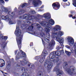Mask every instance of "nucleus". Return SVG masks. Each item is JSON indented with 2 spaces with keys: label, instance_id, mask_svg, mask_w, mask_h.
<instances>
[{
  "label": "nucleus",
  "instance_id": "obj_1",
  "mask_svg": "<svg viewBox=\"0 0 76 76\" xmlns=\"http://www.w3.org/2000/svg\"><path fill=\"white\" fill-rule=\"evenodd\" d=\"M63 53H64V51L63 50L51 53L49 55L50 59H47L45 63V67H47L48 69H50L53 66V63L51 61H53V58L56 57V56H59L61 54H63Z\"/></svg>",
  "mask_w": 76,
  "mask_h": 76
},
{
  "label": "nucleus",
  "instance_id": "obj_2",
  "mask_svg": "<svg viewBox=\"0 0 76 76\" xmlns=\"http://www.w3.org/2000/svg\"><path fill=\"white\" fill-rule=\"evenodd\" d=\"M15 34L16 37V39L18 47L19 50H20L21 49L22 39V38H23V35L21 33V31L19 28V26H16V30Z\"/></svg>",
  "mask_w": 76,
  "mask_h": 76
},
{
  "label": "nucleus",
  "instance_id": "obj_3",
  "mask_svg": "<svg viewBox=\"0 0 76 76\" xmlns=\"http://www.w3.org/2000/svg\"><path fill=\"white\" fill-rule=\"evenodd\" d=\"M64 33L62 31H59L58 33L57 32H54L53 31L52 33V38H55L56 37V40L57 41H58L59 44H60L61 48H63V43L64 42V38L63 37H60L58 36V35L60 36H62L63 35Z\"/></svg>",
  "mask_w": 76,
  "mask_h": 76
},
{
  "label": "nucleus",
  "instance_id": "obj_4",
  "mask_svg": "<svg viewBox=\"0 0 76 76\" xmlns=\"http://www.w3.org/2000/svg\"><path fill=\"white\" fill-rule=\"evenodd\" d=\"M46 23L45 24V23L42 22L40 23V24L42 26H45L46 27L45 28V30L46 31L47 33H48L49 32L50 30V29H51V26H48L49 24L51 25H53L54 24V21L52 19H50L49 21V23H48L47 22H46Z\"/></svg>",
  "mask_w": 76,
  "mask_h": 76
},
{
  "label": "nucleus",
  "instance_id": "obj_5",
  "mask_svg": "<svg viewBox=\"0 0 76 76\" xmlns=\"http://www.w3.org/2000/svg\"><path fill=\"white\" fill-rule=\"evenodd\" d=\"M48 54V53L46 50H43L41 55V57H43V58H42L40 59V63H43V61H44V60H45V56H46V55H47Z\"/></svg>",
  "mask_w": 76,
  "mask_h": 76
},
{
  "label": "nucleus",
  "instance_id": "obj_6",
  "mask_svg": "<svg viewBox=\"0 0 76 76\" xmlns=\"http://www.w3.org/2000/svg\"><path fill=\"white\" fill-rule=\"evenodd\" d=\"M20 50V53H21L22 55L20 56V54H19V53H18L17 56H16V60L19 59L20 57H21V58H23V57L26 58V54H25L24 52L22 51V50Z\"/></svg>",
  "mask_w": 76,
  "mask_h": 76
},
{
  "label": "nucleus",
  "instance_id": "obj_7",
  "mask_svg": "<svg viewBox=\"0 0 76 76\" xmlns=\"http://www.w3.org/2000/svg\"><path fill=\"white\" fill-rule=\"evenodd\" d=\"M68 42L70 46H73L74 44V39L72 37H69L67 38Z\"/></svg>",
  "mask_w": 76,
  "mask_h": 76
},
{
  "label": "nucleus",
  "instance_id": "obj_8",
  "mask_svg": "<svg viewBox=\"0 0 76 76\" xmlns=\"http://www.w3.org/2000/svg\"><path fill=\"white\" fill-rule=\"evenodd\" d=\"M66 70L70 75H75L76 73V72L73 71L75 70L74 68H72L71 70H70V69H66Z\"/></svg>",
  "mask_w": 76,
  "mask_h": 76
},
{
  "label": "nucleus",
  "instance_id": "obj_9",
  "mask_svg": "<svg viewBox=\"0 0 76 76\" xmlns=\"http://www.w3.org/2000/svg\"><path fill=\"white\" fill-rule=\"evenodd\" d=\"M40 35H41L42 37L44 38V39L45 41L47 42H49V41L50 40L48 38H50V37H47V36L45 35V34H43L42 33H41Z\"/></svg>",
  "mask_w": 76,
  "mask_h": 76
},
{
  "label": "nucleus",
  "instance_id": "obj_10",
  "mask_svg": "<svg viewBox=\"0 0 76 76\" xmlns=\"http://www.w3.org/2000/svg\"><path fill=\"white\" fill-rule=\"evenodd\" d=\"M41 1L39 0H37V1H33L32 2V4L35 6H37L39 5V4H41Z\"/></svg>",
  "mask_w": 76,
  "mask_h": 76
},
{
  "label": "nucleus",
  "instance_id": "obj_11",
  "mask_svg": "<svg viewBox=\"0 0 76 76\" xmlns=\"http://www.w3.org/2000/svg\"><path fill=\"white\" fill-rule=\"evenodd\" d=\"M43 17L46 19H50L51 15L50 13H46L43 15Z\"/></svg>",
  "mask_w": 76,
  "mask_h": 76
},
{
  "label": "nucleus",
  "instance_id": "obj_12",
  "mask_svg": "<svg viewBox=\"0 0 76 76\" xmlns=\"http://www.w3.org/2000/svg\"><path fill=\"white\" fill-rule=\"evenodd\" d=\"M31 16H29L28 14H24L23 15V16L22 17V18H23L24 19H27L28 20L31 19Z\"/></svg>",
  "mask_w": 76,
  "mask_h": 76
},
{
  "label": "nucleus",
  "instance_id": "obj_13",
  "mask_svg": "<svg viewBox=\"0 0 76 76\" xmlns=\"http://www.w3.org/2000/svg\"><path fill=\"white\" fill-rule=\"evenodd\" d=\"M17 67L18 69H22L21 70L22 71H23V72H26L27 71H28V68H21L20 66H17Z\"/></svg>",
  "mask_w": 76,
  "mask_h": 76
},
{
  "label": "nucleus",
  "instance_id": "obj_14",
  "mask_svg": "<svg viewBox=\"0 0 76 76\" xmlns=\"http://www.w3.org/2000/svg\"><path fill=\"white\" fill-rule=\"evenodd\" d=\"M6 44H7L6 42L4 41L2 42L1 44V48L3 50H4V48H5V47H6Z\"/></svg>",
  "mask_w": 76,
  "mask_h": 76
},
{
  "label": "nucleus",
  "instance_id": "obj_15",
  "mask_svg": "<svg viewBox=\"0 0 76 76\" xmlns=\"http://www.w3.org/2000/svg\"><path fill=\"white\" fill-rule=\"evenodd\" d=\"M60 29H61V27L58 25H57L55 26V27L53 28V30L54 31H57L58 30H60Z\"/></svg>",
  "mask_w": 76,
  "mask_h": 76
},
{
  "label": "nucleus",
  "instance_id": "obj_16",
  "mask_svg": "<svg viewBox=\"0 0 76 76\" xmlns=\"http://www.w3.org/2000/svg\"><path fill=\"white\" fill-rule=\"evenodd\" d=\"M4 66V61L3 59H0V66L2 67Z\"/></svg>",
  "mask_w": 76,
  "mask_h": 76
},
{
  "label": "nucleus",
  "instance_id": "obj_17",
  "mask_svg": "<svg viewBox=\"0 0 76 76\" xmlns=\"http://www.w3.org/2000/svg\"><path fill=\"white\" fill-rule=\"evenodd\" d=\"M52 6L54 9V7H56L58 8L60 7V4L58 2H56V3H54L52 4Z\"/></svg>",
  "mask_w": 76,
  "mask_h": 76
},
{
  "label": "nucleus",
  "instance_id": "obj_18",
  "mask_svg": "<svg viewBox=\"0 0 76 76\" xmlns=\"http://www.w3.org/2000/svg\"><path fill=\"white\" fill-rule=\"evenodd\" d=\"M30 19H27V23H31V21L32 20V19H35V17H34V16H30Z\"/></svg>",
  "mask_w": 76,
  "mask_h": 76
},
{
  "label": "nucleus",
  "instance_id": "obj_19",
  "mask_svg": "<svg viewBox=\"0 0 76 76\" xmlns=\"http://www.w3.org/2000/svg\"><path fill=\"white\" fill-rule=\"evenodd\" d=\"M36 25L37 26H38L37 27V29L38 30H39L40 31H42L43 30V29H42V28L41 27V26H40V25L39 24H36Z\"/></svg>",
  "mask_w": 76,
  "mask_h": 76
},
{
  "label": "nucleus",
  "instance_id": "obj_20",
  "mask_svg": "<svg viewBox=\"0 0 76 76\" xmlns=\"http://www.w3.org/2000/svg\"><path fill=\"white\" fill-rule=\"evenodd\" d=\"M56 43L54 40H52L51 41L50 44H49L50 47H52V46H54L55 45Z\"/></svg>",
  "mask_w": 76,
  "mask_h": 76
},
{
  "label": "nucleus",
  "instance_id": "obj_21",
  "mask_svg": "<svg viewBox=\"0 0 76 76\" xmlns=\"http://www.w3.org/2000/svg\"><path fill=\"white\" fill-rule=\"evenodd\" d=\"M1 9H2V10L4 11V12H5V13H7V12H9V10H8V9L6 8H5L3 7H1Z\"/></svg>",
  "mask_w": 76,
  "mask_h": 76
},
{
  "label": "nucleus",
  "instance_id": "obj_22",
  "mask_svg": "<svg viewBox=\"0 0 76 76\" xmlns=\"http://www.w3.org/2000/svg\"><path fill=\"white\" fill-rule=\"evenodd\" d=\"M2 19H7V20H10V18H9V17L8 15L6 16L4 15L2 16Z\"/></svg>",
  "mask_w": 76,
  "mask_h": 76
},
{
  "label": "nucleus",
  "instance_id": "obj_23",
  "mask_svg": "<svg viewBox=\"0 0 76 76\" xmlns=\"http://www.w3.org/2000/svg\"><path fill=\"white\" fill-rule=\"evenodd\" d=\"M63 74V72L62 71H61L59 69H58L56 71V75H62Z\"/></svg>",
  "mask_w": 76,
  "mask_h": 76
},
{
  "label": "nucleus",
  "instance_id": "obj_24",
  "mask_svg": "<svg viewBox=\"0 0 76 76\" xmlns=\"http://www.w3.org/2000/svg\"><path fill=\"white\" fill-rule=\"evenodd\" d=\"M28 63V62H26V60H24L23 61H22L20 62V63H19V64H22V65H23V66H24V64H27Z\"/></svg>",
  "mask_w": 76,
  "mask_h": 76
},
{
  "label": "nucleus",
  "instance_id": "obj_25",
  "mask_svg": "<svg viewBox=\"0 0 76 76\" xmlns=\"http://www.w3.org/2000/svg\"><path fill=\"white\" fill-rule=\"evenodd\" d=\"M54 63H56L57 65H58L60 64V61H59V59L58 58H57V60H54L53 61Z\"/></svg>",
  "mask_w": 76,
  "mask_h": 76
},
{
  "label": "nucleus",
  "instance_id": "obj_26",
  "mask_svg": "<svg viewBox=\"0 0 76 76\" xmlns=\"http://www.w3.org/2000/svg\"><path fill=\"white\" fill-rule=\"evenodd\" d=\"M7 69H9L10 68V62H7Z\"/></svg>",
  "mask_w": 76,
  "mask_h": 76
},
{
  "label": "nucleus",
  "instance_id": "obj_27",
  "mask_svg": "<svg viewBox=\"0 0 76 76\" xmlns=\"http://www.w3.org/2000/svg\"><path fill=\"white\" fill-rule=\"evenodd\" d=\"M65 53H66V55H68V56H71V52H69L68 51L65 50Z\"/></svg>",
  "mask_w": 76,
  "mask_h": 76
},
{
  "label": "nucleus",
  "instance_id": "obj_28",
  "mask_svg": "<svg viewBox=\"0 0 76 76\" xmlns=\"http://www.w3.org/2000/svg\"><path fill=\"white\" fill-rule=\"evenodd\" d=\"M33 28L34 27L33 26V24H32L31 26L28 27V29L29 31H31V30H32Z\"/></svg>",
  "mask_w": 76,
  "mask_h": 76
},
{
  "label": "nucleus",
  "instance_id": "obj_29",
  "mask_svg": "<svg viewBox=\"0 0 76 76\" xmlns=\"http://www.w3.org/2000/svg\"><path fill=\"white\" fill-rule=\"evenodd\" d=\"M22 76H29V75L27 72H24Z\"/></svg>",
  "mask_w": 76,
  "mask_h": 76
},
{
  "label": "nucleus",
  "instance_id": "obj_30",
  "mask_svg": "<svg viewBox=\"0 0 76 76\" xmlns=\"http://www.w3.org/2000/svg\"><path fill=\"white\" fill-rule=\"evenodd\" d=\"M73 3L72 4L75 7H76V0H72Z\"/></svg>",
  "mask_w": 76,
  "mask_h": 76
},
{
  "label": "nucleus",
  "instance_id": "obj_31",
  "mask_svg": "<svg viewBox=\"0 0 76 76\" xmlns=\"http://www.w3.org/2000/svg\"><path fill=\"white\" fill-rule=\"evenodd\" d=\"M1 38L2 39H5V41L7 40V36H1Z\"/></svg>",
  "mask_w": 76,
  "mask_h": 76
},
{
  "label": "nucleus",
  "instance_id": "obj_32",
  "mask_svg": "<svg viewBox=\"0 0 76 76\" xmlns=\"http://www.w3.org/2000/svg\"><path fill=\"white\" fill-rule=\"evenodd\" d=\"M41 57V55L40 56H36L34 58V59H35V60H38V59L40 58Z\"/></svg>",
  "mask_w": 76,
  "mask_h": 76
},
{
  "label": "nucleus",
  "instance_id": "obj_33",
  "mask_svg": "<svg viewBox=\"0 0 76 76\" xmlns=\"http://www.w3.org/2000/svg\"><path fill=\"white\" fill-rule=\"evenodd\" d=\"M25 12V11L24 10L22 9L20 11H19V13L20 14H21V13H23Z\"/></svg>",
  "mask_w": 76,
  "mask_h": 76
},
{
  "label": "nucleus",
  "instance_id": "obj_34",
  "mask_svg": "<svg viewBox=\"0 0 76 76\" xmlns=\"http://www.w3.org/2000/svg\"><path fill=\"white\" fill-rule=\"evenodd\" d=\"M31 68L32 69H34V65L33 64H29L28 65V66L29 67L31 66Z\"/></svg>",
  "mask_w": 76,
  "mask_h": 76
},
{
  "label": "nucleus",
  "instance_id": "obj_35",
  "mask_svg": "<svg viewBox=\"0 0 76 76\" xmlns=\"http://www.w3.org/2000/svg\"><path fill=\"white\" fill-rule=\"evenodd\" d=\"M27 5H28L27 4L25 3L22 5V7H25V6H26Z\"/></svg>",
  "mask_w": 76,
  "mask_h": 76
},
{
  "label": "nucleus",
  "instance_id": "obj_36",
  "mask_svg": "<svg viewBox=\"0 0 76 76\" xmlns=\"http://www.w3.org/2000/svg\"><path fill=\"white\" fill-rule=\"evenodd\" d=\"M10 20L9 23L10 24V25H12V24H13V22L12 21L10 20Z\"/></svg>",
  "mask_w": 76,
  "mask_h": 76
},
{
  "label": "nucleus",
  "instance_id": "obj_37",
  "mask_svg": "<svg viewBox=\"0 0 76 76\" xmlns=\"http://www.w3.org/2000/svg\"><path fill=\"white\" fill-rule=\"evenodd\" d=\"M30 13H31V14H34L35 13V11L34 10H33V11H30Z\"/></svg>",
  "mask_w": 76,
  "mask_h": 76
},
{
  "label": "nucleus",
  "instance_id": "obj_38",
  "mask_svg": "<svg viewBox=\"0 0 76 76\" xmlns=\"http://www.w3.org/2000/svg\"><path fill=\"white\" fill-rule=\"evenodd\" d=\"M65 47L67 48H68V49H70V46L68 45H66Z\"/></svg>",
  "mask_w": 76,
  "mask_h": 76
},
{
  "label": "nucleus",
  "instance_id": "obj_39",
  "mask_svg": "<svg viewBox=\"0 0 76 76\" xmlns=\"http://www.w3.org/2000/svg\"><path fill=\"white\" fill-rule=\"evenodd\" d=\"M0 3H4V1L3 0H0Z\"/></svg>",
  "mask_w": 76,
  "mask_h": 76
},
{
  "label": "nucleus",
  "instance_id": "obj_40",
  "mask_svg": "<svg viewBox=\"0 0 76 76\" xmlns=\"http://www.w3.org/2000/svg\"><path fill=\"white\" fill-rule=\"evenodd\" d=\"M56 49L58 50H60V47L59 46H58L57 47Z\"/></svg>",
  "mask_w": 76,
  "mask_h": 76
},
{
  "label": "nucleus",
  "instance_id": "obj_41",
  "mask_svg": "<svg viewBox=\"0 0 76 76\" xmlns=\"http://www.w3.org/2000/svg\"><path fill=\"white\" fill-rule=\"evenodd\" d=\"M25 24L24 25H23L21 26V28L22 29H23V27H25Z\"/></svg>",
  "mask_w": 76,
  "mask_h": 76
},
{
  "label": "nucleus",
  "instance_id": "obj_42",
  "mask_svg": "<svg viewBox=\"0 0 76 76\" xmlns=\"http://www.w3.org/2000/svg\"><path fill=\"white\" fill-rule=\"evenodd\" d=\"M32 0H28V3H31V1H32Z\"/></svg>",
  "mask_w": 76,
  "mask_h": 76
},
{
  "label": "nucleus",
  "instance_id": "obj_43",
  "mask_svg": "<svg viewBox=\"0 0 76 76\" xmlns=\"http://www.w3.org/2000/svg\"><path fill=\"white\" fill-rule=\"evenodd\" d=\"M39 76H42V73L41 72L39 74Z\"/></svg>",
  "mask_w": 76,
  "mask_h": 76
},
{
  "label": "nucleus",
  "instance_id": "obj_44",
  "mask_svg": "<svg viewBox=\"0 0 76 76\" xmlns=\"http://www.w3.org/2000/svg\"><path fill=\"white\" fill-rule=\"evenodd\" d=\"M71 53L73 52V50L72 48L71 49Z\"/></svg>",
  "mask_w": 76,
  "mask_h": 76
},
{
  "label": "nucleus",
  "instance_id": "obj_45",
  "mask_svg": "<svg viewBox=\"0 0 76 76\" xmlns=\"http://www.w3.org/2000/svg\"><path fill=\"white\" fill-rule=\"evenodd\" d=\"M68 0H62V1H63L64 2H66V1H67Z\"/></svg>",
  "mask_w": 76,
  "mask_h": 76
},
{
  "label": "nucleus",
  "instance_id": "obj_46",
  "mask_svg": "<svg viewBox=\"0 0 76 76\" xmlns=\"http://www.w3.org/2000/svg\"><path fill=\"white\" fill-rule=\"evenodd\" d=\"M17 23H20V21H17Z\"/></svg>",
  "mask_w": 76,
  "mask_h": 76
},
{
  "label": "nucleus",
  "instance_id": "obj_47",
  "mask_svg": "<svg viewBox=\"0 0 76 76\" xmlns=\"http://www.w3.org/2000/svg\"><path fill=\"white\" fill-rule=\"evenodd\" d=\"M12 16H14V14H13V13H12L11 14Z\"/></svg>",
  "mask_w": 76,
  "mask_h": 76
},
{
  "label": "nucleus",
  "instance_id": "obj_48",
  "mask_svg": "<svg viewBox=\"0 0 76 76\" xmlns=\"http://www.w3.org/2000/svg\"><path fill=\"white\" fill-rule=\"evenodd\" d=\"M74 47H76V43H75L74 45Z\"/></svg>",
  "mask_w": 76,
  "mask_h": 76
},
{
  "label": "nucleus",
  "instance_id": "obj_49",
  "mask_svg": "<svg viewBox=\"0 0 76 76\" xmlns=\"http://www.w3.org/2000/svg\"><path fill=\"white\" fill-rule=\"evenodd\" d=\"M72 18V19H76V17H73Z\"/></svg>",
  "mask_w": 76,
  "mask_h": 76
},
{
  "label": "nucleus",
  "instance_id": "obj_50",
  "mask_svg": "<svg viewBox=\"0 0 76 76\" xmlns=\"http://www.w3.org/2000/svg\"><path fill=\"white\" fill-rule=\"evenodd\" d=\"M15 54H16V53H17V50H15Z\"/></svg>",
  "mask_w": 76,
  "mask_h": 76
},
{
  "label": "nucleus",
  "instance_id": "obj_51",
  "mask_svg": "<svg viewBox=\"0 0 76 76\" xmlns=\"http://www.w3.org/2000/svg\"><path fill=\"white\" fill-rule=\"evenodd\" d=\"M44 5H42L41 7V8H44Z\"/></svg>",
  "mask_w": 76,
  "mask_h": 76
},
{
  "label": "nucleus",
  "instance_id": "obj_52",
  "mask_svg": "<svg viewBox=\"0 0 76 76\" xmlns=\"http://www.w3.org/2000/svg\"><path fill=\"white\" fill-rule=\"evenodd\" d=\"M69 17H72V15H70L69 16Z\"/></svg>",
  "mask_w": 76,
  "mask_h": 76
},
{
  "label": "nucleus",
  "instance_id": "obj_53",
  "mask_svg": "<svg viewBox=\"0 0 76 76\" xmlns=\"http://www.w3.org/2000/svg\"><path fill=\"white\" fill-rule=\"evenodd\" d=\"M42 42L43 44H44V41H43V40H42Z\"/></svg>",
  "mask_w": 76,
  "mask_h": 76
},
{
  "label": "nucleus",
  "instance_id": "obj_54",
  "mask_svg": "<svg viewBox=\"0 0 76 76\" xmlns=\"http://www.w3.org/2000/svg\"><path fill=\"white\" fill-rule=\"evenodd\" d=\"M5 1H9V0H5Z\"/></svg>",
  "mask_w": 76,
  "mask_h": 76
},
{
  "label": "nucleus",
  "instance_id": "obj_55",
  "mask_svg": "<svg viewBox=\"0 0 76 76\" xmlns=\"http://www.w3.org/2000/svg\"><path fill=\"white\" fill-rule=\"evenodd\" d=\"M65 66H67V64H65Z\"/></svg>",
  "mask_w": 76,
  "mask_h": 76
},
{
  "label": "nucleus",
  "instance_id": "obj_56",
  "mask_svg": "<svg viewBox=\"0 0 76 76\" xmlns=\"http://www.w3.org/2000/svg\"><path fill=\"white\" fill-rule=\"evenodd\" d=\"M10 15V14H8V15Z\"/></svg>",
  "mask_w": 76,
  "mask_h": 76
},
{
  "label": "nucleus",
  "instance_id": "obj_57",
  "mask_svg": "<svg viewBox=\"0 0 76 76\" xmlns=\"http://www.w3.org/2000/svg\"><path fill=\"white\" fill-rule=\"evenodd\" d=\"M0 17H1V15H0Z\"/></svg>",
  "mask_w": 76,
  "mask_h": 76
},
{
  "label": "nucleus",
  "instance_id": "obj_58",
  "mask_svg": "<svg viewBox=\"0 0 76 76\" xmlns=\"http://www.w3.org/2000/svg\"><path fill=\"white\" fill-rule=\"evenodd\" d=\"M15 9H16V8H15Z\"/></svg>",
  "mask_w": 76,
  "mask_h": 76
},
{
  "label": "nucleus",
  "instance_id": "obj_59",
  "mask_svg": "<svg viewBox=\"0 0 76 76\" xmlns=\"http://www.w3.org/2000/svg\"><path fill=\"white\" fill-rule=\"evenodd\" d=\"M24 22L25 23V21H24Z\"/></svg>",
  "mask_w": 76,
  "mask_h": 76
},
{
  "label": "nucleus",
  "instance_id": "obj_60",
  "mask_svg": "<svg viewBox=\"0 0 76 76\" xmlns=\"http://www.w3.org/2000/svg\"><path fill=\"white\" fill-rule=\"evenodd\" d=\"M17 25H19V24H17Z\"/></svg>",
  "mask_w": 76,
  "mask_h": 76
},
{
  "label": "nucleus",
  "instance_id": "obj_61",
  "mask_svg": "<svg viewBox=\"0 0 76 76\" xmlns=\"http://www.w3.org/2000/svg\"><path fill=\"white\" fill-rule=\"evenodd\" d=\"M1 36H0V37H1Z\"/></svg>",
  "mask_w": 76,
  "mask_h": 76
},
{
  "label": "nucleus",
  "instance_id": "obj_62",
  "mask_svg": "<svg viewBox=\"0 0 76 76\" xmlns=\"http://www.w3.org/2000/svg\"><path fill=\"white\" fill-rule=\"evenodd\" d=\"M59 76H60V75H59Z\"/></svg>",
  "mask_w": 76,
  "mask_h": 76
}]
</instances>
